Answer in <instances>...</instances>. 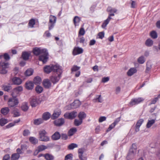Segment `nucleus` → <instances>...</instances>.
I'll return each instance as SVG.
<instances>
[{"label":"nucleus","mask_w":160,"mask_h":160,"mask_svg":"<svg viewBox=\"0 0 160 160\" xmlns=\"http://www.w3.org/2000/svg\"><path fill=\"white\" fill-rule=\"evenodd\" d=\"M43 84L44 87L47 88H48L51 87V83L49 79H46L43 81Z\"/></svg>","instance_id":"f3484780"},{"label":"nucleus","mask_w":160,"mask_h":160,"mask_svg":"<svg viewBox=\"0 0 160 160\" xmlns=\"http://www.w3.org/2000/svg\"><path fill=\"white\" fill-rule=\"evenodd\" d=\"M116 125L114 124L113 123L111 125H110L109 126V128L107 129V132H109L112 129H113L115 126Z\"/></svg>","instance_id":"bf43d9fd"},{"label":"nucleus","mask_w":160,"mask_h":160,"mask_svg":"<svg viewBox=\"0 0 160 160\" xmlns=\"http://www.w3.org/2000/svg\"><path fill=\"white\" fill-rule=\"evenodd\" d=\"M33 70L31 69H28L25 72V75L27 76H30L32 74Z\"/></svg>","instance_id":"a18cd8bd"},{"label":"nucleus","mask_w":160,"mask_h":160,"mask_svg":"<svg viewBox=\"0 0 160 160\" xmlns=\"http://www.w3.org/2000/svg\"><path fill=\"white\" fill-rule=\"evenodd\" d=\"M20 155L16 153H14L12 154L11 157V160H18L20 158Z\"/></svg>","instance_id":"bb28decb"},{"label":"nucleus","mask_w":160,"mask_h":160,"mask_svg":"<svg viewBox=\"0 0 160 160\" xmlns=\"http://www.w3.org/2000/svg\"><path fill=\"white\" fill-rule=\"evenodd\" d=\"M107 11L110 12V13H115L117 10L115 8H112L110 7H108L107 8Z\"/></svg>","instance_id":"de8ad7c7"},{"label":"nucleus","mask_w":160,"mask_h":160,"mask_svg":"<svg viewBox=\"0 0 160 160\" xmlns=\"http://www.w3.org/2000/svg\"><path fill=\"white\" fill-rule=\"evenodd\" d=\"M12 97L9 99L8 104L10 107H16L19 103L18 100L15 95H11Z\"/></svg>","instance_id":"20e7f679"},{"label":"nucleus","mask_w":160,"mask_h":160,"mask_svg":"<svg viewBox=\"0 0 160 160\" xmlns=\"http://www.w3.org/2000/svg\"><path fill=\"white\" fill-rule=\"evenodd\" d=\"M143 121L144 120L142 119H140L138 121L135 128V131L136 132H138L139 131V128Z\"/></svg>","instance_id":"dca6fc26"},{"label":"nucleus","mask_w":160,"mask_h":160,"mask_svg":"<svg viewBox=\"0 0 160 160\" xmlns=\"http://www.w3.org/2000/svg\"><path fill=\"white\" fill-rule=\"evenodd\" d=\"M61 114V112L60 111L58 110L57 111L54 112L52 116V119L53 120L56 119L59 117Z\"/></svg>","instance_id":"4be33fe9"},{"label":"nucleus","mask_w":160,"mask_h":160,"mask_svg":"<svg viewBox=\"0 0 160 160\" xmlns=\"http://www.w3.org/2000/svg\"><path fill=\"white\" fill-rule=\"evenodd\" d=\"M9 109L8 107H5L2 108L1 110L2 113L4 115L7 114L9 111Z\"/></svg>","instance_id":"c85d7f7f"},{"label":"nucleus","mask_w":160,"mask_h":160,"mask_svg":"<svg viewBox=\"0 0 160 160\" xmlns=\"http://www.w3.org/2000/svg\"><path fill=\"white\" fill-rule=\"evenodd\" d=\"M145 44L147 46H151L153 44V41L150 39H148L146 41Z\"/></svg>","instance_id":"37998d69"},{"label":"nucleus","mask_w":160,"mask_h":160,"mask_svg":"<svg viewBox=\"0 0 160 160\" xmlns=\"http://www.w3.org/2000/svg\"><path fill=\"white\" fill-rule=\"evenodd\" d=\"M13 83L14 84L19 85L22 83L21 80L19 78L14 77L12 79Z\"/></svg>","instance_id":"a211bd4d"},{"label":"nucleus","mask_w":160,"mask_h":160,"mask_svg":"<svg viewBox=\"0 0 160 160\" xmlns=\"http://www.w3.org/2000/svg\"><path fill=\"white\" fill-rule=\"evenodd\" d=\"M47 147L43 145H40L38 146V150H36L35 151V152H37V153H38L39 152L47 149Z\"/></svg>","instance_id":"c756f323"},{"label":"nucleus","mask_w":160,"mask_h":160,"mask_svg":"<svg viewBox=\"0 0 160 160\" xmlns=\"http://www.w3.org/2000/svg\"><path fill=\"white\" fill-rule=\"evenodd\" d=\"M65 122L63 118H61L56 120L54 121V123L56 126L59 127L62 126Z\"/></svg>","instance_id":"f8f14e48"},{"label":"nucleus","mask_w":160,"mask_h":160,"mask_svg":"<svg viewBox=\"0 0 160 160\" xmlns=\"http://www.w3.org/2000/svg\"><path fill=\"white\" fill-rule=\"evenodd\" d=\"M77 131V129L76 128H71L68 132V135L70 136L73 135Z\"/></svg>","instance_id":"473e14b6"},{"label":"nucleus","mask_w":160,"mask_h":160,"mask_svg":"<svg viewBox=\"0 0 160 160\" xmlns=\"http://www.w3.org/2000/svg\"><path fill=\"white\" fill-rule=\"evenodd\" d=\"M97 96L98 97V102H102L103 101V100L102 98L101 97V95H97Z\"/></svg>","instance_id":"338daca9"},{"label":"nucleus","mask_w":160,"mask_h":160,"mask_svg":"<svg viewBox=\"0 0 160 160\" xmlns=\"http://www.w3.org/2000/svg\"><path fill=\"white\" fill-rule=\"evenodd\" d=\"M85 33V31L83 28H81L80 29L79 32V34L81 35H83Z\"/></svg>","instance_id":"13d9d810"},{"label":"nucleus","mask_w":160,"mask_h":160,"mask_svg":"<svg viewBox=\"0 0 160 160\" xmlns=\"http://www.w3.org/2000/svg\"><path fill=\"white\" fill-rule=\"evenodd\" d=\"M7 122V120L6 119L2 118L0 121V125L1 126H3Z\"/></svg>","instance_id":"3c124183"},{"label":"nucleus","mask_w":160,"mask_h":160,"mask_svg":"<svg viewBox=\"0 0 160 160\" xmlns=\"http://www.w3.org/2000/svg\"><path fill=\"white\" fill-rule=\"evenodd\" d=\"M51 115L50 113L48 112H44L42 115V119L43 120H47L50 118Z\"/></svg>","instance_id":"b1692460"},{"label":"nucleus","mask_w":160,"mask_h":160,"mask_svg":"<svg viewBox=\"0 0 160 160\" xmlns=\"http://www.w3.org/2000/svg\"><path fill=\"white\" fill-rule=\"evenodd\" d=\"M60 138V135L59 133L57 132H56L52 137V139L54 140H56L59 139Z\"/></svg>","instance_id":"5701e85b"},{"label":"nucleus","mask_w":160,"mask_h":160,"mask_svg":"<svg viewBox=\"0 0 160 160\" xmlns=\"http://www.w3.org/2000/svg\"><path fill=\"white\" fill-rule=\"evenodd\" d=\"M104 33L103 32H100L98 34L99 38L102 39L104 37Z\"/></svg>","instance_id":"680f3d73"},{"label":"nucleus","mask_w":160,"mask_h":160,"mask_svg":"<svg viewBox=\"0 0 160 160\" xmlns=\"http://www.w3.org/2000/svg\"><path fill=\"white\" fill-rule=\"evenodd\" d=\"M144 100V98L141 97L132 98L129 103L128 105L130 107H132L142 102Z\"/></svg>","instance_id":"0eeeda50"},{"label":"nucleus","mask_w":160,"mask_h":160,"mask_svg":"<svg viewBox=\"0 0 160 160\" xmlns=\"http://www.w3.org/2000/svg\"><path fill=\"white\" fill-rule=\"evenodd\" d=\"M35 89L37 92L38 93H41L43 90L42 87L40 86H37L36 88Z\"/></svg>","instance_id":"c03bdc74"},{"label":"nucleus","mask_w":160,"mask_h":160,"mask_svg":"<svg viewBox=\"0 0 160 160\" xmlns=\"http://www.w3.org/2000/svg\"><path fill=\"white\" fill-rule=\"evenodd\" d=\"M34 84L31 82H27L26 84V87L27 89L28 90H31L33 88Z\"/></svg>","instance_id":"393cba45"},{"label":"nucleus","mask_w":160,"mask_h":160,"mask_svg":"<svg viewBox=\"0 0 160 160\" xmlns=\"http://www.w3.org/2000/svg\"><path fill=\"white\" fill-rule=\"evenodd\" d=\"M44 157L47 160H53L54 158L53 156L48 153L44 154Z\"/></svg>","instance_id":"2f4dec72"},{"label":"nucleus","mask_w":160,"mask_h":160,"mask_svg":"<svg viewBox=\"0 0 160 160\" xmlns=\"http://www.w3.org/2000/svg\"><path fill=\"white\" fill-rule=\"evenodd\" d=\"M109 78L108 77H104L102 79V82H106L109 80Z\"/></svg>","instance_id":"0e129e2a"},{"label":"nucleus","mask_w":160,"mask_h":160,"mask_svg":"<svg viewBox=\"0 0 160 160\" xmlns=\"http://www.w3.org/2000/svg\"><path fill=\"white\" fill-rule=\"evenodd\" d=\"M2 89L5 91L8 92L12 88L9 84L3 85L2 86Z\"/></svg>","instance_id":"72a5a7b5"},{"label":"nucleus","mask_w":160,"mask_h":160,"mask_svg":"<svg viewBox=\"0 0 160 160\" xmlns=\"http://www.w3.org/2000/svg\"><path fill=\"white\" fill-rule=\"evenodd\" d=\"M52 71L54 72H57L56 73L62 74V67L59 65L56 64L51 66Z\"/></svg>","instance_id":"9b49d317"},{"label":"nucleus","mask_w":160,"mask_h":160,"mask_svg":"<svg viewBox=\"0 0 160 160\" xmlns=\"http://www.w3.org/2000/svg\"><path fill=\"white\" fill-rule=\"evenodd\" d=\"M78 117L80 119L82 120L86 117V115L84 112H80L78 114Z\"/></svg>","instance_id":"c9c22d12"},{"label":"nucleus","mask_w":160,"mask_h":160,"mask_svg":"<svg viewBox=\"0 0 160 160\" xmlns=\"http://www.w3.org/2000/svg\"><path fill=\"white\" fill-rule=\"evenodd\" d=\"M62 74L56 73L50 77V80L52 82L55 84L57 83L61 77Z\"/></svg>","instance_id":"1a4fd4ad"},{"label":"nucleus","mask_w":160,"mask_h":160,"mask_svg":"<svg viewBox=\"0 0 160 160\" xmlns=\"http://www.w3.org/2000/svg\"><path fill=\"white\" fill-rule=\"evenodd\" d=\"M80 68V67H78L77 66H74L72 68V72H76L77 71L79 70Z\"/></svg>","instance_id":"4d7b16f0"},{"label":"nucleus","mask_w":160,"mask_h":160,"mask_svg":"<svg viewBox=\"0 0 160 160\" xmlns=\"http://www.w3.org/2000/svg\"><path fill=\"white\" fill-rule=\"evenodd\" d=\"M10 157L9 154L5 155L3 158V160H9Z\"/></svg>","instance_id":"e2e57ef3"},{"label":"nucleus","mask_w":160,"mask_h":160,"mask_svg":"<svg viewBox=\"0 0 160 160\" xmlns=\"http://www.w3.org/2000/svg\"><path fill=\"white\" fill-rule=\"evenodd\" d=\"M29 141L32 144H36L38 142V139L34 137H30L29 139Z\"/></svg>","instance_id":"79ce46f5"},{"label":"nucleus","mask_w":160,"mask_h":160,"mask_svg":"<svg viewBox=\"0 0 160 160\" xmlns=\"http://www.w3.org/2000/svg\"><path fill=\"white\" fill-rule=\"evenodd\" d=\"M151 36L153 38H156L157 37V34L155 31H152L151 32Z\"/></svg>","instance_id":"603ef678"},{"label":"nucleus","mask_w":160,"mask_h":160,"mask_svg":"<svg viewBox=\"0 0 160 160\" xmlns=\"http://www.w3.org/2000/svg\"><path fill=\"white\" fill-rule=\"evenodd\" d=\"M81 104V102L78 100H76L70 105L68 106V109H70L77 108L79 107Z\"/></svg>","instance_id":"6e6552de"},{"label":"nucleus","mask_w":160,"mask_h":160,"mask_svg":"<svg viewBox=\"0 0 160 160\" xmlns=\"http://www.w3.org/2000/svg\"><path fill=\"white\" fill-rule=\"evenodd\" d=\"M80 19L78 16L75 17L73 19V22L75 26H78V23L80 22Z\"/></svg>","instance_id":"a19ab883"},{"label":"nucleus","mask_w":160,"mask_h":160,"mask_svg":"<svg viewBox=\"0 0 160 160\" xmlns=\"http://www.w3.org/2000/svg\"><path fill=\"white\" fill-rule=\"evenodd\" d=\"M43 122V120L42 118H39L34 120L33 123L34 124L37 125L41 124Z\"/></svg>","instance_id":"a878e982"},{"label":"nucleus","mask_w":160,"mask_h":160,"mask_svg":"<svg viewBox=\"0 0 160 160\" xmlns=\"http://www.w3.org/2000/svg\"><path fill=\"white\" fill-rule=\"evenodd\" d=\"M137 144L133 143L131 147L127 156L128 160L132 159L134 158L137 152Z\"/></svg>","instance_id":"7ed1b4c3"},{"label":"nucleus","mask_w":160,"mask_h":160,"mask_svg":"<svg viewBox=\"0 0 160 160\" xmlns=\"http://www.w3.org/2000/svg\"><path fill=\"white\" fill-rule=\"evenodd\" d=\"M3 57L6 60H8L10 58L9 56L7 53H4L3 56L0 55V59ZM8 66L9 64L8 63L1 62L0 60V73L2 74H6L7 72L6 69L8 68Z\"/></svg>","instance_id":"f03ea898"},{"label":"nucleus","mask_w":160,"mask_h":160,"mask_svg":"<svg viewBox=\"0 0 160 160\" xmlns=\"http://www.w3.org/2000/svg\"><path fill=\"white\" fill-rule=\"evenodd\" d=\"M34 54L36 56L40 55L39 60L43 63H46L48 59V52L45 49H41L40 48H35L33 50Z\"/></svg>","instance_id":"f257e3e1"},{"label":"nucleus","mask_w":160,"mask_h":160,"mask_svg":"<svg viewBox=\"0 0 160 160\" xmlns=\"http://www.w3.org/2000/svg\"><path fill=\"white\" fill-rule=\"evenodd\" d=\"M30 55V52H22V57L23 60H27L28 59Z\"/></svg>","instance_id":"6ab92c4d"},{"label":"nucleus","mask_w":160,"mask_h":160,"mask_svg":"<svg viewBox=\"0 0 160 160\" xmlns=\"http://www.w3.org/2000/svg\"><path fill=\"white\" fill-rule=\"evenodd\" d=\"M47 132L44 130H42L39 132L40 140L44 142H47L49 140V137L46 136Z\"/></svg>","instance_id":"39448f33"},{"label":"nucleus","mask_w":160,"mask_h":160,"mask_svg":"<svg viewBox=\"0 0 160 160\" xmlns=\"http://www.w3.org/2000/svg\"><path fill=\"white\" fill-rule=\"evenodd\" d=\"M28 105L27 102H24L22 103L21 107L22 110L24 112H26L28 109Z\"/></svg>","instance_id":"aec40b11"},{"label":"nucleus","mask_w":160,"mask_h":160,"mask_svg":"<svg viewBox=\"0 0 160 160\" xmlns=\"http://www.w3.org/2000/svg\"><path fill=\"white\" fill-rule=\"evenodd\" d=\"M158 99L156 97L153 100L151 101L150 104H154L156 103Z\"/></svg>","instance_id":"774afa93"},{"label":"nucleus","mask_w":160,"mask_h":160,"mask_svg":"<svg viewBox=\"0 0 160 160\" xmlns=\"http://www.w3.org/2000/svg\"><path fill=\"white\" fill-rule=\"evenodd\" d=\"M35 20L34 19H32L29 20L28 25L30 28H32L34 27V25L35 24Z\"/></svg>","instance_id":"ea45409f"},{"label":"nucleus","mask_w":160,"mask_h":160,"mask_svg":"<svg viewBox=\"0 0 160 160\" xmlns=\"http://www.w3.org/2000/svg\"><path fill=\"white\" fill-rule=\"evenodd\" d=\"M82 122V120L80 119H75L74 120V124L76 126H78L80 125Z\"/></svg>","instance_id":"8fccbe9b"},{"label":"nucleus","mask_w":160,"mask_h":160,"mask_svg":"<svg viewBox=\"0 0 160 160\" xmlns=\"http://www.w3.org/2000/svg\"><path fill=\"white\" fill-rule=\"evenodd\" d=\"M109 22V21H108V20H107V19L104 22H103L102 24V27L103 28H105L107 25L108 24Z\"/></svg>","instance_id":"5fc2aeb1"},{"label":"nucleus","mask_w":160,"mask_h":160,"mask_svg":"<svg viewBox=\"0 0 160 160\" xmlns=\"http://www.w3.org/2000/svg\"><path fill=\"white\" fill-rule=\"evenodd\" d=\"M22 90V88L21 86H18L14 88L12 93L11 95H15L17 96L20 92Z\"/></svg>","instance_id":"2eb2a0df"},{"label":"nucleus","mask_w":160,"mask_h":160,"mask_svg":"<svg viewBox=\"0 0 160 160\" xmlns=\"http://www.w3.org/2000/svg\"><path fill=\"white\" fill-rule=\"evenodd\" d=\"M138 62L140 64H143L145 62V59L143 56H141L138 58Z\"/></svg>","instance_id":"49530a36"},{"label":"nucleus","mask_w":160,"mask_h":160,"mask_svg":"<svg viewBox=\"0 0 160 160\" xmlns=\"http://www.w3.org/2000/svg\"><path fill=\"white\" fill-rule=\"evenodd\" d=\"M120 117L117 118L115 120L114 122L113 123L115 125H116L120 121Z\"/></svg>","instance_id":"69168bd1"},{"label":"nucleus","mask_w":160,"mask_h":160,"mask_svg":"<svg viewBox=\"0 0 160 160\" xmlns=\"http://www.w3.org/2000/svg\"><path fill=\"white\" fill-rule=\"evenodd\" d=\"M77 115V112L74 111L71 112L66 113L64 114V116L66 118L72 119L75 118Z\"/></svg>","instance_id":"9d476101"},{"label":"nucleus","mask_w":160,"mask_h":160,"mask_svg":"<svg viewBox=\"0 0 160 160\" xmlns=\"http://www.w3.org/2000/svg\"><path fill=\"white\" fill-rule=\"evenodd\" d=\"M78 152L79 158L81 160H86L87 158L83 155L84 152V149L82 148L79 149L78 150Z\"/></svg>","instance_id":"4468645a"},{"label":"nucleus","mask_w":160,"mask_h":160,"mask_svg":"<svg viewBox=\"0 0 160 160\" xmlns=\"http://www.w3.org/2000/svg\"><path fill=\"white\" fill-rule=\"evenodd\" d=\"M78 147V145L75 143H72L68 146V148L70 150H72L74 148Z\"/></svg>","instance_id":"09e8293b"},{"label":"nucleus","mask_w":160,"mask_h":160,"mask_svg":"<svg viewBox=\"0 0 160 160\" xmlns=\"http://www.w3.org/2000/svg\"><path fill=\"white\" fill-rule=\"evenodd\" d=\"M72 154H68L65 156V160H68V159H69L72 160Z\"/></svg>","instance_id":"864d4df0"},{"label":"nucleus","mask_w":160,"mask_h":160,"mask_svg":"<svg viewBox=\"0 0 160 160\" xmlns=\"http://www.w3.org/2000/svg\"><path fill=\"white\" fill-rule=\"evenodd\" d=\"M30 103L32 107H35L38 105V102L36 98H33L31 100Z\"/></svg>","instance_id":"cd10ccee"},{"label":"nucleus","mask_w":160,"mask_h":160,"mask_svg":"<svg viewBox=\"0 0 160 160\" xmlns=\"http://www.w3.org/2000/svg\"><path fill=\"white\" fill-rule=\"evenodd\" d=\"M106 119V118L105 117H100L99 119V122H102L105 121Z\"/></svg>","instance_id":"052dcab7"},{"label":"nucleus","mask_w":160,"mask_h":160,"mask_svg":"<svg viewBox=\"0 0 160 160\" xmlns=\"http://www.w3.org/2000/svg\"><path fill=\"white\" fill-rule=\"evenodd\" d=\"M44 72L47 73H49L51 71H52V69L51 66H48L45 67L44 68Z\"/></svg>","instance_id":"4c0bfd02"},{"label":"nucleus","mask_w":160,"mask_h":160,"mask_svg":"<svg viewBox=\"0 0 160 160\" xmlns=\"http://www.w3.org/2000/svg\"><path fill=\"white\" fill-rule=\"evenodd\" d=\"M34 82L36 84H40L41 82V79L39 77H36L34 79Z\"/></svg>","instance_id":"f704fd0d"},{"label":"nucleus","mask_w":160,"mask_h":160,"mask_svg":"<svg viewBox=\"0 0 160 160\" xmlns=\"http://www.w3.org/2000/svg\"><path fill=\"white\" fill-rule=\"evenodd\" d=\"M137 70L135 68H131L127 72V74L128 76H131L137 72Z\"/></svg>","instance_id":"412c9836"},{"label":"nucleus","mask_w":160,"mask_h":160,"mask_svg":"<svg viewBox=\"0 0 160 160\" xmlns=\"http://www.w3.org/2000/svg\"><path fill=\"white\" fill-rule=\"evenodd\" d=\"M152 65V63L150 61H148L147 62L146 68V72H148L151 70Z\"/></svg>","instance_id":"7c9ffc66"},{"label":"nucleus","mask_w":160,"mask_h":160,"mask_svg":"<svg viewBox=\"0 0 160 160\" xmlns=\"http://www.w3.org/2000/svg\"><path fill=\"white\" fill-rule=\"evenodd\" d=\"M12 113L14 114V117H15L19 116L20 115L19 110L17 108H15L13 109Z\"/></svg>","instance_id":"58836bf2"},{"label":"nucleus","mask_w":160,"mask_h":160,"mask_svg":"<svg viewBox=\"0 0 160 160\" xmlns=\"http://www.w3.org/2000/svg\"><path fill=\"white\" fill-rule=\"evenodd\" d=\"M83 52L82 48L78 47H75L74 48L73 51V54L74 55L79 54L82 53Z\"/></svg>","instance_id":"ddd939ff"},{"label":"nucleus","mask_w":160,"mask_h":160,"mask_svg":"<svg viewBox=\"0 0 160 160\" xmlns=\"http://www.w3.org/2000/svg\"><path fill=\"white\" fill-rule=\"evenodd\" d=\"M30 134L29 131L28 129H25L23 131V134L24 136H27L29 135Z\"/></svg>","instance_id":"6e6d98bb"},{"label":"nucleus","mask_w":160,"mask_h":160,"mask_svg":"<svg viewBox=\"0 0 160 160\" xmlns=\"http://www.w3.org/2000/svg\"><path fill=\"white\" fill-rule=\"evenodd\" d=\"M57 20L56 17L53 15H50L49 18L48 28L49 30L52 29L55 26Z\"/></svg>","instance_id":"423d86ee"},{"label":"nucleus","mask_w":160,"mask_h":160,"mask_svg":"<svg viewBox=\"0 0 160 160\" xmlns=\"http://www.w3.org/2000/svg\"><path fill=\"white\" fill-rule=\"evenodd\" d=\"M155 120L154 119L148 120L146 125L147 128H150L155 123Z\"/></svg>","instance_id":"e433bc0d"}]
</instances>
